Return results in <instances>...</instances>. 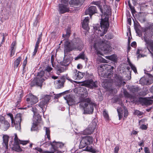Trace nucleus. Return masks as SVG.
Here are the masks:
<instances>
[{
  "mask_svg": "<svg viewBox=\"0 0 153 153\" xmlns=\"http://www.w3.org/2000/svg\"><path fill=\"white\" fill-rule=\"evenodd\" d=\"M105 0H100L94 2V4L98 6L101 12L106 15L105 19H102L100 23V26L98 25L94 27L95 30V33H97L98 36H102L105 34L107 31L109 26L108 22V16L111 15V11L110 7L107 5H104L103 8L100 5L101 3L104 2L105 3Z\"/></svg>",
  "mask_w": 153,
  "mask_h": 153,
  "instance_id": "nucleus-1",
  "label": "nucleus"
},
{
  "mask_svg": "<svg viewBox=\"0 0 153 153\" xmlns=\"http://www.w3.org/2000/svg\"><path fill=\"white\" fill-rule=\"evenodd\" d=\"M91 39V42L94 43V47L96 50L97 54L103 55L110 49L109 42L104 40H101L97 36Z\"/></svg>",
  "mask_w": 153,
  "mask_h": 153,
  "instance_id": "nucleus-2",
  "label": "nucleus"
},
{
  "mask_svg": "<svg viewBox=\"0 0 153 153\" xmlns=\"http://www.w3.org/2000/svg\"><path fill=\"white\" fill-rule=\"evenodd\" d=\"M79 107L84 110V114H92L94 111V103L91 101V98L82 99L79 102Z\"/></svg>",
  "mask_w": 153,
  "mask_h": 153,
  "instance_id": "nucleus-3",
  "label": "nucleus"
},
{
  "mask_svg": "<svg viewBox=\"0 0 153 153\" xmlns=\"http://www.w3.org/2000/svg\"><path fill=\"white\" fill-rule=\"evenodd\" d=\"M49 77V75H47L45 71H43L38 72L37 77L32 80L30 83V86L32 87L35 85L41 87L42 83L45 79Z\"/></svg>",
  "mask_w": 153,
  "mask_h": 153,
  "instance_id": "nucleus-4",
  "label": "nucleus"
},
{
  "mask_svg": "<svg viewBox=\"0 0 153 153\" xmlns=\"http://www.w3.org/2000/svg\"><path fill=\"white\" fill-rule=\"evenodd\" d=\"M61 4H59L58 11L60 14L64 13L69 10L68 1L67 0H61Z\"/></svg>",
  "mask_w": 153,
  "mask_h": 153,
  "instance_id": "nucleus-5",
  "label": "nucleus"
},
{
  "mask_svg": "<svg viewBox=\"0 0 153 153\" xmlns=\"http://www.w3.org/2000/svg\"><path fill=\"white\" fill-rule=\"evenodd\" d=\"M51 97L50 95H44L39 104V106L42 109V111L43 113L46 110L45 106L49 103Z\"/></svg>",
  "mask_w": 153,
  "mask_h": 153,
  "instance_id": "nucleus-6",
  "label": "nucleus"
},
{
  "mask_svg": "<svg viewBox=\"0 0 153 153\" xmlns=\"http://www.w3.org/2000/svg\"><path fill=\"white\" fill-rule=\"evenodd\" d=\"M74 82L77 83H81V86H85L90 88H95L97 87V81L94 82L91 80L84 81L81 82L75 81Z\"/></svg>",
  "mask_w": 153,
  "mask_h": 153,
  "instance_id": "nucleus-7",
  "label": "nucleus"
},
{
  "mask_svg": "<svg viewBox=\"0 0 153 153\" xmlns=\"http://www.w3.org/2000/svg\"><path fill=\"white\" fill-rule=\"evenodd\" d=\"M93 141V138L90 136L83 137L80 142L79 147L80 148H83L87 145L92 144Z\"/></svg>",
  "mask_w": 153,
  "mask_h": 153,
  "instance_id": "nucleus-8",
  "label": "nucleus"
},
{
  "mask_svg": "<svg viewBox=\"0 0 153 153\" xmlns=\"http://www.w3.org/2000/svg\"><path fill=\"white\" fill-rule=\"evenodd\" d=\"M77 91V94L80 95L81 98L79 100L82 99H85L88 96V92L86 89L84 87H79L75 89L74 91Z\"/></svg>",
  "mask_w": 153,
  "mask_h": 153,
  "instance_id": "nucleus-9",
  "label": "nucleus"
},
{
  "mask_svg": "<svg viewBox=\"0 0 153 153\" xmlns=\"http://www.w3.org/2000/svg\"><path fill=\"white\" fill-rule=\"evenodd\" d=\"M97 124L94 121H93L92 123L89 125L88 127L83 131L82 133L84 135L90 134L92 133L95 128Z\"/></svg>",
  "mask_w": 153,
  "mask_h": 153,
  "instance_id": "nucleus-10",
  "label": "nucleus"
},
{
  "mask_svg": "<svg viewBox=\"0 0 153 153\" xmlns=\"http://www.w3.org/2000/svg\"><path fill=\"white\" fill-rule=\"evenodd\" d=\"M85 73L81 72L76 69L72 71L70 76L71 78L74 80H79L83 78L85 75Z\"/></svg>",
  "mask_w": 153,
  "mask_h": 153,
  "instance_id": "nucleus-11",
  "label": "nucleus"
},
{
  "mask_svg": "<svg viewBox=\"0 0 153 153\" xmlns=\"http://www.w3.org/2000/svg\"><path fill=\"white\" fill-rule=\"evenodd\" d=\"M144 39L147 48L153 57V40L147 39L146 36L144 37Z\"/></svg>",
  "mask_w": 153,
  "mask_h": 153,
  "instance_id": "nucleus-12",
  "label": "nucleus"
},
{
  "mask_svg": "<svg viewBox=\"0 0 153 153\" xmlns=\"http://www.w3.org/2000/svg\"><path fill=\"white\" fill-rule=\"evenodd\" d=\"M26 101L28 102L27 106L29 107H31L32 105L37 102L38 101V99L35 96L32 94H29V98H27Z\"/></svg>",
  "mask_w": 153,
  "mask_h": 153,
  "instance_id": "nucleus-13",
  "label": "nucleus"
},
{
  "mask_svg": "<svg viewBox=\"0 0 153 153\" xmlns=\"http://www.w3.org/2000/svg\"><path fill=\"white\" fill-rule=\"evenodd\" d=\"M7 115L11 119V123L12 124L13 123H20L21 121V114H16L14 120L13 119V115L12 114L9 113L7 114Z\"/></svg>",
  "mask_w": 153,
  "mask_h": 153,
  "instance_id": "nucleus-14",
  "label": "nucleus"
},
{
  "mask_svg": "<svg viewBox=\"0 0 153 153\" xmlns=\"http://www.w3.org/2000/svg\"><path fill=\"white\" fill-rule=\"evenodd\" d=\"M76 48H74L73 45H72L71 43L68 42L66 41L65 43V48L64 52L65 54L66 53H67L70 51L76 49Z\"/></svg>",
  "mask_w": 153,
  "mask_h": 153,
  "instance_id": "nucleus-15",
  "label": "nucleus"
},
{
  "mask_svg": "<svg viewBox=\"0 0 153 153\" xmlns=\"http://www.w3.org/2000/svg\"><path fill=\"white\" fill-rule=\"evenodd\" d=\"M105 65H102L100 66V67L98 69V73L99 76L104 77H105L106 76L105 75L106 72L107 71L106 68H105Z\"/></svg>",
  "mask_w": 153,
  "mask_h": 153,
  "instance_id": "nucleus-16",
  "label": "nucleus"
},
{
  "mask_svg": "<svg viewBox=\"0 0 153 153\" xmlns=\"http://www.w3.org/2000/svg\"><path fill=\"white\" fill-rule=\"evenodd\" d=\"M97 8L95 6H91L86 10L85 13L86 15L89 14L90 17L94 14L96 13Z\"/></svg>",
  "mask_w": 153,
  "mask_h": 153,
  "instance_id": "nucleus-17",
  "label": "nucleus"
},
{
  "mask_svg": "<svg viewBox=\"0 0 153 153\" xmlns=\"http://www.w3.org/2000/svg\"><path fill=\"white\" fill-rule=\"evenodd\" d=\"M69 4L74 8H77L80 7L82 3L80 0H71L69 2Z\"/></svg>",
  "mask_w": 153,
  "mask_h": 153,
  "instance_id": "nucleus-18",
  "label": "nucleus"
},
{
  "mask_svg": "<svg viewBox=\"0 0 153 153\" xmlns=\"http://www.w3.org/2000/svg\"><path fill=\"white\" fill-rule=\"evenodd\" d=\"M9 137L6 135H4L3 137V142L2 145L5 147L6 149H7L8 147V142Z\"/></svg>",
  "mask_w": 153,
  "mask_h": 153,
  "instance_id": "nucleus-19",
  "label": "nucleus"
},
{
  "mask_svg": "<svg viewBox=\"0 0 153 153\" xmlns=\"http://www.w3.org/2000/svg\"><path fill=\"white\" fill-rule=\"evenodd\" d=\"M115 79L116 81L115 82L116 85L120 86L122 83L123 77L120 75L116 74L115 76Z\"/></svg>",
  "mask_w": 153,
  "mask_h": 153,
  "instance_id": "nucleus-20",
  "label": "nucleus"
},
{
  "mask_svg": "<svg viewBox=\"0 0 153 153\" xmlns=\"http://www.w3.org/2000/svg\"><path fill=\"white\" fill-rule=\"evenodd\" d=\"M89 17H86L83 20L82 24V26L83 28L87 30L89 29V27L88 26V24L89 22Z\"/></svg>",
  "mask_w": 153,
  "mask_h": 153,
  "instance_id": "nucleus-21",
  "label": "nucleus"
},
{
  "mask_svg": "<svg viewBox=\"0 0 153 153\" xmlns=\"http://www.w3.org/2000/svg\"><path fill=\"white\" fill-rule=\"evenodd\" d=\"M9 127L10 124L7 121L5 120L1 123V128L4 131H6Z\"/></svg>",
  "mask_w": 153,
  "mask_h": 153,
  "instance_id": "nucleus-22",
  "label": "nucleus"
},
{
  "mask_svg": "<svg viewBox=\"0 0 153 153\" xmlns=\"http://www.w3.org/2000/svg\"><path fill=\"white\" fill-rule=\"evenodd\" d=\"M15 137L14 138V141L16 143V144H22L23 145H26L27 143H29V140H26V141H21L19 140L17 135V134H15Z\"/></svg>",
  "mask_w": 153,
  "mask_h": 153,
  "instance_id": "nucleus-23",
  "label": "nucleus"
},
{
  "mask_svg": "<svg viewBox=\"0 0 153 153\" xmlns=\"http://www.w3.org/2000/svg\"><path fill=\"white\" fill-rule=\"evenodd\" d=\"M21 57L19 56L14 61V68L15 69H17L21 62Z\"/></svg>",
  "mask_w": 153,
  "mask_h": 153,
  "instance_id": "nucleus-24",
  "label": "nucleus"
},
{
  "mask_svg": "<svg viewBox=\"0 0 153 153\" xmlns=\"http://www.w3.org/2000/svg\"><path fill=\"white\" fill-rule=\"evenodd\" d=\"M55 86L57 88H60L63 86V82L60 80H59L54 83Z\"/></svg>",
  "mask_w": 153,
  "mask_h": 153,
  "instance_id": "nucleus-25",
  "label": "nucleus"
},
{
  "mask_svg": "<svg viewBox=\"0 0 153 153\" xmlns=\"http://www.w3.org/2000/svg\"><path fill=\"white\" fill-rule=\"evenodd\" d=\"M68 69V68L67 67H59L57 68V72L58 74H60V73L63 72Z\"/></svg>",
  "mask_w": 153,
  "mask_h": 153,
  "instance_id": "nucleus-26",
  "label": "nucleus"
},
{
  "mask_svg": "<svg viewBox=\"0 0 153 153\" xmlns=\"http://www.w3.org/2000/svg\"><path fill=\"white\" fill-rule=\"evenodd\" d=\"M70 63L69 59L64 58L63 62L61 63V64L64 66L67 67L69 64Z\"/></svg>",
  "mask_w": 153,
  "mask_h": 153,
  "instance_id": "nucleus-27",
  "label": "nucleus"
},
{
  "mask_svg": "<svg viewBox=\"0 0 153 153\" xmlns=\"http://www.w3.org/2000/svg\"><path fill=\"white\" fill-rule=\"evenodd\" d=\"M53 143H55V145H54L53 144V143H52L53 145L54 146L55 148V149H56V147H59L60 148H62L64 146V144L60 142H56L55 141L53 142Z\"/></svg>",
  "mask_w": 153,
  "mask_h": 153,
  "instance_id": "nucleus-28",
  "label": "nucleus"
},
{
  "mask_svg": "<svg viewBox=\"0 0 153 153\" xmlns=\"http://www.w3.org/2000/svg\"><path fill=\"white\" fill-rule=\"evenodd\" d=\"M143 103L146 105H149L152 103V101L151 100H148L146 99H144L143 100Z\"/></svg>",
  "mask_w": 153,
  "mask_h": 153,
  "instance_id": "nucleus-29",
  "label": "nucleus"
},
{
  "mask_svg": "<svg viewBox=\"0 0 153 153\" xmlns=\"http://www.w3.org/2000/svg\"><path fill=\"white\" fill-rule=\"evenodd\" d=\"M67 102L69 105H71L75 103L74 100L71 98H67Z\"/></svg>",
  "mask_w": 153,
  "mask_h": 153,
  "instance_id": "nucleus-30",
  "label": "nucleus"
},
{
  "mask_svg": "<svg viewBox=\"0 0 153 153\" xmlns=\"http://www.w3.org/2000/svg\"><path fill=\"white\" fill-rule=\"evenodd\" d=\"M44 128L46 131L45 135L47 136V138L48 139V140H50L51 138L50 137V131L49 128L47 127H44Z\"/></svg>",
  "mask_w": 153,
  "mask_h": 153,
  "instance_id": "nucleus-31",
  "label": "nucleus"
},
{
  "mask_svg": "<svg viewBox=\"0 0 153 153\" xmlns=\"http://www.w3.org/2000/svg\"><path fill=\"white\" fill-rule=\"evenodd\" d=\"M117 110L118 113L119 119L120 120L123 116V110L120 108H118Z\"/></svg>",
  "mask_w": 153,
  "mask_h": 153,
  "instance_id": "nucleus-32",
  "label": "nucleus"
},
{
  "mask_svg": "<svg viewBox=\"0 0 153 153\" xmlns=\"http://www.w3.org/2000/svg\"><path fill=\"white\" fill-rule=\"evenodd\" d=\"M50 144L51 145L53 148V149L54 151H51V152L49 151H45V153H60L61 152H59L58 151H57L56 149H55V147L54 145L52 144L51 142H50Z\"/></svg>",
  "mask_w": 153,
  "mask_h": 153,
  "instance_id": "nucleus-33",
  "label": "nucleus"
},
{
  "mask_svg": "<svg viewBox=\"0 0 153 153\" xmlns=\"http://www.w3.org/2000/svg\"><path fill=\"white\" fill-rule=\"evenodd\" d=\"M34 120L36 122H39L41 119L40 116L38 114L36 115H33Z\"/></svg>",
  "mask_w": 153,
  "mask_h": 153,
  "instance_id": "nucleus-34",
  "label": "nucleus"
},
{
  "mask_svg": "<svg viewBox=\"0 0 153 153\" xmlns=\"http://www.w3.org/2000/svg\"><path fill=\"white\" fill-rule=\"evenodd\" d=\"M53 68L51 67L48 66H47L46 68V69L45 70V71H46L45 72L47 75H49V76L50 72L52 70Z\"/></svg>",
  "mask_w": 153,
  "mask_h": 153,
  "instance_id": "nucleus-35",
  "label": "nucleus"
},
{
  "mask_svg": "<svg viewBox=\"0 0 153 153\" xmlns=\"http://www.w3.org/2000/svg\"><path fill=\"white\" fill-rule=\"evenodd\" d=\"M70 29H68L67 30L66 34L65 35L63 34L62 36L65 39H68L70 36Z\"/></svg>",
  "mask_w": 153,
  "mask_h": 153,
  "instance_id": "nucleus-36",
  "label": "nucleus"
},
{
  "mask_svg": "<svg viewBox=\"0 0 153 153\" xmlns=\"http://www.w3.org/2000/svg\"><path fill=\"white\" fill-rule=\"evenodd\" d=\"M83 150L84 151L90 152L93 153L94 152H95L94 149H93L91 147L89 146H87Z\"/></svg>",
  "mask_w": 153,
  "mask_h": 153,
  "instance_id": "nucleus-37",
  "label": "nucleus"
},
{
  "mask_svg": "<svg viewBox=\"0 0 153 153\" xmlns=\"http://www.w3.org/2000/svg\"><path fill=\"white\" fill-rule=\"evenodd\" d=\"M79 59H81L83 60L85 59V55L84 53L83 52H82L81 53H80L79 54L77 57L75 58V60H77Z\"/></svg>",
  "mask_w": 153,
  "mask_h": 153,
  "instance_id": "nucleus-38",
  "label": "nucleus"
},
{
  "mask_svg": "<svg viewBox=\"0 0 153 153\" xmlns=\"http://www.w3.org/2000/svg\"><path fill=\"white\" fill-rule=\"evenodd\" d=\"M106 70H107V71L106 72V73L105 74V75L106 76L105 77L109 78L111 77V74H112V72L111 71V70H108V69L107 68Z\"/></svg>",
  "mask_w": 153,
  "mask_h": 153,
  "instance_id": "nucleus-39",
  "label": "nucleus"
},
{
  "mask_svg": "<svg viewBox=\"0 0 153 153\" xmlns=\"http://www.w3.org/2000/svg\"><path fill=\"white\" fill-rule=\"evenodd\" d=\"M129 64L131 68V69L135 73H137V70L136 68L135 67V66L133 65L130 62H129Z\"/></svg>",
  "mask_w": 153,
  "mask_h": 153,
  "instance_id": "nucleus-40",
  "label": "nucleus"
},
{
  "mask_svg": "<svg viewBox=\"0 0 153 153\" xmlns=\"http://www.w3.org/2000/svg\"><path fill=\"white\" fill-rule=\"evenodd\" d=\"M103 115L106 120H108L109 119V118L108 114L105 110H104L103 111Z\"/></svg>",
  "mask_w": 153,
  "mask_h": 153,
  "instance_id": "nucleus-41",
  "label": "nucleus"
},
{
  "mask_svg": "<svg viewBox=\"0 0 153 153\" xmlns=\"http://www.w3.org/2000/svg\"><path fill=\"white\" fill-rule=\"evenodd\" d=\"M106 58L113 61H115L116 59V57L114 55L109 56H106Z\"/></svg>",
  "mask_w": 153,
  "mask_h": 153,
  "instance_id": "nucleus-42",
  "label": "nucleus"
},
{
  "mask_svg": "<svg viewBox=\"0 0 153 153\" xmlns=\"http://www.w3.org/2000/svg\"><path fill=\"white\" fill-rule=\"evenodd\" d=\"M16 43L15 41L13 42L11 45L10 50H15L16 48Z\"/></svg>",
  "mask_w": 153,
  "mask_h": 153,
  "instance_id": "nucleus-43",
  "label": "nucleus"
},
{
  "mask_svg": "<svg viewBox=\"0 0 153 153\" xmlns=\"http://www.w3.org/2000/svg\"><path fill=\"white\" fill-rule=\"evenodd\" d=\"M39 19V15H38L36 17V20L33 23V25L34 26H36L37 25L38 23V21Z\"/></svg>",
  "mask_w": 153,
  "mask_h": 153,
  "instance_id": "nucleus-44",
  "label": "nucleus"
},
{
  "mask_svg": "<svg viewBox=\"0 0 153 153\" xmlns=\"http://www.w3.org/2000/svg\"><path fill=\"white\" fill-rule=\"evenodd\" d=\"M14 126H15L16 130H19L21 128L20 123H14Z\"/></svg>",
  "mask_w": 153,
  "mask_h": 153,
  "instance_id": "nucleus-45",
  "label": "nucleus"
},
{
  "mask_svg": "<svg viewBox=\"0 0 153 153\" xmlns=\"http://www.w3.org/2000/svg\"><path fill=\"white\" fill-rule=\"evenodd\" d=\"M37 124L36 123H33L31 128V131L36 130L37 129Z\"/></svg>",
  "mask_w": 153,
  "mask_h": 153,
  "instance_id": "nucleus-46",
  "label": "nucleus"
},
{
  "mask_svg": "<svg viewBox=\"0 0 153 153\" xmlns=\"http://www.w3.org/2000/svg\"><path fill=\"white\" fill-rule=\"evenodd\" d=\"M105 65L106 66L105 68L108 69V70H111V71L114 69V67L111 66L110 65Z\"/></svg>",
  "mask_w": 153,
  "mask_h": 153,
  "instance_id": "nucleus-47",
  "label": "nucleus"
},
{
  "mask_svg": "<svg viewBox=\"0 0 153 153\" xmlns=\"http://www.w3.org/2000/svg\"><path fill=\"white\" fill-rule=\"evenodd\" d=\"M138 90L139 89L137 88H132L131 89V91L133 93L137 92Z\"/></svg>",
  "mask_w": 153,
  "mask_h": 153,
  "instance_id": "nucleus-48",
  "label": "nucleus"
},
{
  "mask_svg": "<svg viewBox=\"0 0 153 153\" xmlns=\"http://www.w3.org/2000/svg\"><path fill=\"white\" fill-rule=\"evenodd\" d=\"M124 116L125 117H126L128 115V111L127 109L124 107Z\"/></svg>",
  "mask_w": 153,
  "mask_h": 153,
  "instance_id": "nucleus-49",
  "label": "nucleus"
},
{
  "mask_svg": "<svg viewBox=\"0 0 153 153\" xmlns=\"http://www.w3.org/2000/svg\"><path fill=\"white\" fill-rule=\"evenodd\" d=\"M10 56L12 57L15 54V50H10Z\"/></svg>",
  "mask_w": 153,
  "mask_h": 153,
  "instance_id": "nucleus-50",
  "label": "nucleus"
},
{
  "mask_svg": "<svg viewBox=\"0 0 153 153\" xmlns=\"http://www.w3.org/2000/svg\"><path fill=\"white\" fill-rule=\"evenodd\" d=\"M32 111L34 113V115H36V114H37V110L36 108H32Z\"/></svg>",
  "mask_w": 153,
  "mask_h": 153,
  "instance_id": "nucleus-51",
  "label": "nucleus"
},
{
  "mask_svg": "<svg viewBox=\"0 0 153 153\" xmlns=\"http://www.w3.org/2000/svg\"><path fill=\"white\" fill-rule=\"evenodd\" d=\"M35 149L36 150H37L38 151L40 152V153H45V152H44L43 153L42 149L41 148H38V147L36 148H35Z\"/></svg>",
  "mask_w": 153,
  "mask_h": 153,
  "instance_id": "nucleus-52",
  "label": "nucleus"
},
{
  "mask_svg": "<svg viewBox=\"0 0 153 153\" xmlns=\"http://www.w3.org/2000/svg\"><path fill=\"white\" fill-rule=\"evenodd\" d=\"M62 96V94H56L54 97V98L55 99H58L59 97H60Z\"/></svg>",
  "mask_w": 153,
  "mask_h": 153,
  "instance_id": "nucleus-53",
  "label": "nucleus"
},
{
  "mask_svg": "<svg viewBox=\"0 0 153 153\" xmlns=\"http://www.w3.org/2000/svg\"><path fill=\"white\" fill-rule=\"evenodd\" d=\"M38 48H36V47L35 48V49H34V51L33 53V56H34L36 55V54Z\"/></svg>",
  "mask_w": 153,
  "mask_h": 153,
  "instance_id": "nucleus-54",
  "label": "nucleus"
},
{
  "mask_svg": "<svg viewBox=\"0 0 153 153\" xmlns=\"http://www.w3.org/2000/svg\"><path fill=\"white\" fill-rule=\"evenodd\" d=\"M119 150V148L118 146H116L114 148V153H118V152Z\"/></svg>",
  "mask_w": 153,
  "mask_h": 153,
  "instance_id": "nucleus-55",
  "label": "nucleus"
},
{
  "mask_svg": "<svg viewBox=\"0 0 153 153\" xmlns=\"http://www.w3.org/2000/svg\"><path fill=\"white\" fill-rule=\"evenodd\" d=\"M21 92H20V94L18 93L19 94H18L17 96H19V97H19V101H17V102H19L20 101V100H21V98L22 97L23 95L21 93Z\"/></svg>",
  "mask_w": 153,
  "mask_h": 153,
  "instance_id": "nucleus-56",
  "label": "nucleus"
},
{
  "mask_svg": "<svg viewBox=\"0 0 153 153\" xmlns=\"http://www.w3.org/2000/svg\"><path fill=\"white\" fill-rule=\"evenodd\" d=\"M134 113L135 114L139 115H141V112L139 111L138 110H136L135 111Z\"/></svg>",
  "mask_w": 153,
  "mask_h": 153,
  "instance_id": "nucleus-57",
  "label": "nucleus"
},
{
  "mask_svg": "<svg viewBox=\"0 0 153 153\" xmlns=\"http://www.w3.org/2000/svg\"><path fill=\"white\" fill-rule=\"evenodd\" d=\"M27 62V57L24 60L23 62V65L24 67H25Z\"/></svg>",
  "mask_w": 153,
  "mask_h": 153,
  "instance_id": "nucleus-58",
  "label": "nucleus"
},
{
  "mask_svg": "<svg viewBox=\"0 0 153 153\" xmlns=\"http://www.w3.org/2000/svg\"><path fill=\"white\" fill-rule=\"evenodd\" d=\"M144 151L146 153H149V149L147 147H145L144 148Z\"/></svg>",
  "mask_w": 153,
  "mask_h": 153,
  "instance_id": "nucleus-59",
  "label": "nucleus"
},
{
  "mask_svg": "<svg viewBox=\"0 0 153 153\" xmlns=\"http://www.w3.org/2000/svg\"><path fill=\"white\" fill-rule=\"evenodd\" d=\"M4 120V117L3 116H0V122L1 123Z\"/></svg>",
  "mask_w": 153,
  "mask_h": 153,
  "instance_id": "nucleus-60",
  "label": "nucleus"
},
{
  "mask_svg": "<svg viewBox=\"0 0 153 153\" xmlns=\"http://www.w3.org/2000/svg\"><path fill=\"white\" fill-rule=\"evenodd\" d=\"M141 128L143 129H146L147 128L146 126L145 125H143L141 127Z\"/></svg>",
  "mask_w": 153,
  "mask_h": 153,
  "instance_id": "nucleus-61",
  "label": "nucleus"
},
{
  "mask_svg": "<svg viewBox=\"0 0 153 153\" xmlns=\"http://www.w3.org/2000/svg\"><path fill=\"white\" fill-rule=\"evenodd\" d=\"M145 55H143L142 54H139L138 55H137V58L138 59H139V58H140L141 57H143L144 56H145Z\"/></svg>",
  "mask_w": 153,
  "mask_h": 153,
  "instance_id": "nucleus-62",
  "label": "nucleus"
},
{
  "mask_svg": "<svg viewBox=\"0 0 153 153\" xmlns=\"http://www.w3.org/2000/svg\"><path fill=\"white\" fill-rule=\"evenodd\" d=\"M39 42H40L39 41H37L35 46V47L38 48Z\"/></svg>",
  "mask_w": 153,
  "mask_h": 153,
  "instance_id": "nucleus-63",
  "label": "nucleus"
},
{
  "mask_svg": "<svg viewBox=\"0 0 153 153\" xmlns=\"http://www.w3.org/2000/svg\"><path fill=\"white\" fill-rule=\"evenodd\" d=\"M136 45V43L135 42H132L131 44V46L132 47H135Z\"/></svg>",
  "mask_w": 153,
  "mask_h": 153,
  "instance_id": "nucleus-64",
  "label": "nucleus"
}]
</instances>
